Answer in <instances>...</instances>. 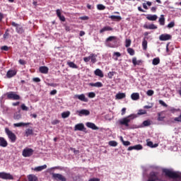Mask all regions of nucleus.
Segmentation results:
<instances>
[{
	"label": "nucleus",
	"mask_w": 181,
	"mask_h": 181,
	"mask_svg": "<svg viewBox=\"0 0 181 181\" xmlns=\"http://www.w3.org/2000/svg\"><path fill=\"white\" fill-rule=\"evenodd\" d=\"M105 8H106V6H104L103 4H100L97 5V9L99 11H104L105 10Z\"/></svg>",
	"instance_id": "nucleus-44"
},
{
	"label": "nucleus",
	"mask_w": 181,
	"mask_h": 181,
	"mask_svg": "<svg viewBox=\"0 0 181 181\" xmlns=\"http://www.w3.org/2000/svg\"><path fill=\"white\" fill-rule=\"evenodd\" d=\"M131 98H132V100H135V101L138 100L140 99V95H139V93H132Z\"/></svg>",
	"instance_id": "nucleus-27"
},
{
	"label": "nucleus",
	"mask_w": 181,
	"mask_h": 181,
	"mask_svg": "<svg viewBox=\"0 0 181 181\" xmlns=\"http://www.w3.org/2000/svg\"><path fill=\"white\" fill-rule=\"evenodd\" d=\"M33 129H28L25 132V136L26 137H28V136H29L30 135H33Z\"/></svg>",
	"instance_id": "nucleus-37"
},
{
	"label": "nucleus",
	"mask_w": 181,
	"mask_h": 181,
	"mask_svg": "<svg viewBox=\"0 0 181 181\" xmlns=\"http://www.w3.org/2000/svg\"><path fill=\"white\" fill-rule=\"evenodd\" d=\"M142 63V60H137L136 57L132 58V64L134 66L140 65Z\"/></svg>",
	"instance_id": "nucleus-31"
},
{
	"label": "nucleus",
	"mask_w": 181,
	"mask_h": 181,
	"mask_svg": "<svg viewBox=\"0 0 181 181\" xmlns=\"http://www.w3.org/2000/svg\"><path fill=\"white\" fill-rule=\"evenodd\" d=\"M172 39V35L170 34H161L159 37L160 41H168Z\"/></svg>",
	"instance_id": "nucleus-10"
},
{
	"label": "nucleus",
	"mask_w": 181,
	"mask_h": 181,
	"mask_svg": "<svg viewBox=\"0 0 181 181\" xmlns=\"http://www.w3.org/2000/svg\"><path fill=\"white\" fill-rule=\"evenodd\" d=\"M146 19L148 21H156L158 19V16L156 15V14H154V15H148L146 16Z\"/></svg>",
	"instance_id": "nucleus-23"
},
{
	"label": "nucleus",
	"mask_w": 181,
	"mask_h": 181,
	"mask_svg": "<svg viewBox=\"0 0 181 181\" xmlns=\"http://www.w3.org/2000/svg\"><path fill=\"white\" fill-rule=\"evenodd\" d=\"M108 145L112 147H116L118 146V143L115 141H110L108 142Z\"/></svg>",
	"instance_id": "nucleus-43"
},
{
	"label": "nucleus",
	"mask_w": 181,
	"mask_h": 181,
	"mask_svg": "<svg viewBox=\"0 0 181 181\" xmlns=\"http://www.w3.org/2000/svg\"><path fill=\"white\" fill-rule=\"evenodd\" d=\"M52 178L57 181H66V178L61 174L52 173Z\"/></svg>",
	"instance_id": "nucleus-8"
},
{
	"label": "nucleus",
	"mask_w": 181,
	"mask_h": 181,
	"mask_svg": "<svg viewBox=\"0 0 181 181\" xmlns=\"http://www.w3.org/2000/svg\"><path fill=\"white\" fill-rule=\"evenodd\" d=\"M28 181H38V178L37 176L34 175H29L28 176Z\"/></svg>",
	"instance_id": "nucleus-32"
},
{
	"label": "nucleus",
	"mask_w": 181,
	"mask_h": 181,
	"mask_svg": "<svg viewBox=\"0 0 181 181\" xmlns=\"http://www.w3.org/2000/svg\"><path fill=\"white\" fill-rule=\"evenodd\" d=\"M74 98H77L79 100L83 101L84 103H88V99L87 98H86V96L83 93H82L81 95H75Z\"/></svg>",
	"instance_id": "nucleus-12"
},
{
	"label": "nucleus",
	"mask_w": 181,
	"mask_h": 181,
	"mask_svg": "<svg viewBox=\"0 0 181 181\" xmlns=\"http://www.w3.org/2000/svg\"><path fill=\"white\" fill-rule=\"evenodd\" d=\"M70 115H71V112H69V111L63 112L62 113V117L64 119H66V118L69 117L70 116Z\"/></svg>",
	"instance_id": "nucleus-39"
},
{
	"label": "nucleus",
	"mask_w": 181,
	"mask_h": 181,
	"mask_svg": "<svg viewBox=\"0 0 181 181\" xmlns=\"http://www.w3.org/2000/svg\"><path fill=\"white\" fill-rule=\"evenodd\" d=\"M18 63H20L21 65H25L26 64V61L23 59H20L18 60Z\"/></svg>",
	"instance_id": "nucleus-53"
},
{
	"label": "nucleus",
	"mask_w": 181,
	"mask_h": 181,
	"mask_svg": "<svg viewBox=\"0 0 181 181\" xmlns=\"http://www.w3.org/2000/svg\"><path fill=\"white\" fill-rule=\"evenodd\" d=\"M0 146H1L3 148L8 146L7 141L3 137H0Z\"/></svg>",
	"instance_id": "nucleus-19"
},
{
	"label": "nucleus",
	"mask_w": 181,
	"mask_h": 181,
	"mask_svg": "<svg viewBox=\"0 0 181 181\" xmlns=\"http://www.w3.org/2000/svg\"><path fill=\"white\" fill-rule=\"evenodd\" d=\"M17 74V71L16 69H9L7 71L6 76L8 78H11L16 76Z\"/></svg>",
	"instance_id": "nucleus-11"
},
{
	"label": "nucleus",
	"mask_w": 181,
	"mask_h": 181,
	"mask_svg": "<svg viewBox=\"0 0 181 181\" xmlns=\"http://www.w3.org/2000/svg\"><path fill=\"white\" fill-rule=\"evenodd\" d=\"M158 121L159 122H163L165 118V116H161L160 113H158Z\"/></svg>",
	"instance_id": "nucleus-46"
},
{
	"label": "nucleus",
	"mask_w": 181,
	"mask_h": 181,
	"mask_svg": "<svg viewBox=\"0 0 181 181\" xmlns=\"http://www.w3.org/2000/svg\"><path fill=\"white\" fill-rule=\"evenodd\" d=\"M142 47L144 51H146L148 49V41L146 40V37L143 39Z\"/></svg>",
	"instance_id": "nucleus-26"
},
{
	"label": "nucleus",
	"mask_w": 181,
	"mask_h": 181,
	"mask_svg": "<svg viewBox=\"0 0 181 181\" xmlns=\"http://www.w3.org/2000/svg\"><path fill=\"white\" fill-rule=\"evenodd\" d=\"M113 28L109 25L103 27L102 29L100 30V33L102 34L106 31H112Z\"/></svg>",
	"instance_id": "nucleus-22"
},
{
	"label": "nucleus",
	"mask_w": 181,
	"mask_h": 181,
	"mask_svg": "<svg viewBox=\"0 0 181 181\" xmlns=\"http://www.w3.org/2000/svg\"><path fill=\"white\" fill-rule=\"evenodd\" d=\"M33 81L36 83H39L41 81V79H40V78H33Z\"/></svg>",
	"instance_id": "nucleus-63"
},
{
	"label": "nucleus",
	"mask_w": 181,
	"mask_h": 181,
	"mask_svg": "<svg viewBox=\"0 0 181 181\" xmlns=\"http://www.w3.org/2000/svg\"><path fill=\"white\" fill-rule=\"evenodd\" d=\"M13 118L16 120H19L22 118V115H21V113L16 112L14 113Z\"/></svg>",
	"instance_id": "nucleus-40"
},
{
	"label": "nucleus",
	"mask_w": 181,
	"mask_h": 181,
	"mask_svg": "<svg viewBox=\"0 0 181 181\" xmlns=\"http://www.w3.org/2000/svg\"><path fill=\"white\" fill-rule=\"evenodd\" d=\"M144 28L145 29H148V30H156V29H158V26H156L155 24H150V25L145 24V25H144Z\"/></svg>",
	"instance_id": "nucleus-17"
},
{
	"label": "nucleus",
	"mask_w": 181,
	"mask_h": 181,
	"mask_svg": "<svg viewBox=\"0 0 181 181\" xmlns=\"http://www.w3.org/2000/svg\"><path fill=\"white\" fill-rule=\"evenodd\" d=\"M174 121L177 122H181V113L180 116H178L177 117H175Z\"/></svg>",
	"instance_id": "nucleus-55"
},
{
	"label": "nucleus",
	"mask_w": 181,
	"mask_h": 181,
	"mask_svg": "<svg viewBox=\"0 0 181 181\" xmlns=\"http://www.w3.org/2000/svg\"><path fill=\"white\" fill-rule=\"evenodd\" d=\"M158 22L160 23V25H165V18L164 17V15H161L159 20H158Z\"/></svg>",
	"instance_id": "nucleus-35"
},
{
	"label": "nucleus",
	"mask_w": 181,
	"mask_h": 181,
	"mask_svg": "<svg viewBox=\"0 0 181 181\" xmlns=\"http://www.w3.org/2000/svg\"><path fill=\"white\" fill-rule=\"evenodd\" d=\"M47 168V165H43L42 166H38L34 169L35 171L40 172Z\"/></svg>",
	"instance_id": "nucleus-33"
},
{
	"label": "nucleus",
	"mask_w": 181,
	"mask_h": 181,
	"mask_svg": "<svg viewBox=\"0 0 181 181\" xmlns=\"http://www.w3.org/2000/svg\"><path fill=\"white\" fill-rule=\"evenodd\" d=\"M21 108L22 110L23 111H28V106H25V105L24 103H23L22 105H21Z\"/></svg>",
	"instance_id": "nucleus-49"
},
{
	"label": "nucleus",
	"mask_w": 181,
	"mask_h": 181,
	"mask_svg": "<svg viewBox=\"0 0 181 181\" xmlns=\"http://www.w3.org/2000/svg\"><path fill=\"white\" fill-rule=\"evenodd\" d=\"M57 93V90L56 89H53V90H51L50 95H54Z\"/></svg>",
	"instance_id": "nucleus-61"
},
{
	"label": "nucleus",
	"mask_w": 181,
	"mask_h": 181,
	"mask_svg": "<svg viewBox=\"0 0 181 181\" xmlns=\"http://www.w3.org/2000/svg\"><path fill=\"white\" fill-rule=\"evenodd\" d=\"M0 178L3 180H13V175H11L10 173H0Z\"/></svg>",
	"instance_id": "nucleus-9"
},
{
	"label": "nucleus",
	"mask_w": 181,
	"mask_h": 181,
	"mask_svg": "<svg viewBox=\"0 0 181 181\" xmlns=\"http://www.w3.org/2000/svg\"><path fill=\"white\" fill-rule=\"evenodd\" d=\"M9 35L8 30H6V33H4V35H3V38L4 40L7 39Z\"/></svg>",
	"instance_id": "nucleus-51"
},
{
	"label": "nucleus",
	"mask_w": 181,
	"mask_h": 181,
	"mask_svg": "<svg viewBox=\"0 0 181 181\" xmlns=\"http://www.w3.org/2000/svg\"><path fill=\"white\" fill-rule=\"evenodd\" d=\"M124 146H129L131 145V142L127 141H123V144H122Z\"/></svg>",
	"instance_id": "nucleus-59"
},
{
	"label": "nucleus",
	"mask_w": 181,
	"mask_h": 181,
	"mask_svg": "<svg viewBox=\"0 0 181 181\" xmlns=\"http://www.w3.org/2000/svg\"><path fill=\"white\" fill-rule=\"evenodd\" d=\"M159 104L165 107L168 106L165 102H163V100H159Z\"/></svg>",
	"instance_id": "nucleus-57"
},
{
	"label": "nucleus",
	"mask_w": 181,
	"mask_h": 181,
	"mask_svg": "<svg viewBox=\"0 0 181 181\" xmlns=\"http://www.w3.org/2000/svg\"><path fill=\"white\" fill-rule=\"evenodd\" d=\"M132 45V40L130 39H127L125 41V47L127 48L129 47Z\"/></svg>",
	"instance_id": "nucleus-45"
},
{
	"label": "nucleus",
	"mask_w": 181,
	"mask_h": 181,
	"mask_svg": "<svg viewBox=\"0 0 181 181\" xmlns=\"http://www.w3.org/2000/svg\"><path fill=\"white\" fill-rule=\"evenodd\" d=\"M34 151L32 148H25L22 151V156L25 158L30 157L33 155Z\"/></svg>",
	"instance_id": "nucleus-6"
},
{
	"label": "nucleus",
	"mask_w": 181,
	"mask_h": 181,
	"mask_svg": "<svg viewBox=\"0 0 181 181\" xmlns=\"http://www.w3.org/2000/svg\"><path fill=\"white\" fill-rule=\"evenodd\" d=\"M88 86L91 87H95V88H102L103 87V83H102V82H95V83H88Z\"/></svg>",
	"instance_id": "nucleus-21"
},
{
	"label": "nucleus",
	"mask_w": 181,
	"mask_h": 181,
	"mask_svg": "<svg viewBox=\"0 0 181 181\" xmlns=\"http://www.w3.org/2000/svg\"><path fill=\"white\" fill-rule=\"evenodd\" d=\"M147 146H150L151 148H153V143L152 141H148L147 143Z\"/></svg>",
	"instance_id": "nucleus-62"
},
{
	"label": "nucleus",
	"mask_w": 181,
	"mask_h": 181,
	"mask_svg": "<svg viewBox=\"0 0 181 181\" xmlns=\"http://www.w3.org/2000/svg\"><path fill=\"white\" fill-rule=\"evenodd\" d=\"M90 60L93 64H95L97 60H96V55L95 54H90Z\"/></svg>",
	"instance_id": "nucleus-38"
},
{
	"label": "nucleus",
	"mask_w": 181,
	"mask_h": 181,
	"mask_svg": "<svg viewBox=\"0 0 181 181\" xmlns=\"http://www.w3.org/2000/svg\"><path fill=\"white\" fill-rule=\"evenodd\" d=\"M78 113L80 115L88 116L90 115V112L87 110L86 109H82L81 110H79Z\"/></svg>",
	"instance_id": "nucleus-34"
},
{
	"label": "nucleus",
	"mask_w": 181,
	"mask_h": 181,
	"mask_svg": "<svg viewBox=\"0 0 181 181\" xmlns=\"http://www.w3.org/2000/svg\"><path fill=\"white\" fill-rule=\"evenodd\" d=\"M158 8L156 6H152L151 8V11L153 13H156L157 11Z\"/></svg>",
	"instance_id": "nucleus-60"
},
{
	"label": "nucleus",
	"mask_w": 181,
	"mask_h": 181,
	"mask_svg": "<svg viewBox=\"0 0 181 181\" xmlns=\"http://www.w3.org/2000/svg\"><path fill=\"white\" fill-rule=\"evenodd\" d=\"M11 25H13V27L16 28V31H17V33L23 34L24 33L23 27L21 26L20 24L16 23V22L13 21V22H11Z\"/></svg>",
	"instance_id": "nucleus-5"
},
{
	"label": "nucleus",
	"mask_w": 181,
	"mask_h": 181,
	"mask_svg": "<svg viewBox=\"0 0 181 181\" xmlns=\"http://www.w3.org/2000/svg\"><path fill=\"white\" fill-rule=\"evenodd\" d=\"M134 115H129V116H127V117H123V119H120V120H119V124L120 125L129 127V123L131 122L132 119H134Z\"/></svg>",
	"instance_id": "nucleus-2"
},
{
	"label": "nucleus",
	"mask_w": 181,
	"mask_h": 181,
	"mask_svg": "<svg viewBox=\"0 0 181 181\" xmlns=\"http://www.w3.org/2000/svg\"><path fill=\"white\" fill-rule=\"evenodd\" d=\"M146 95L148 96H153L154 95V90H151V89H150L149 90H147Z\"/></svg>",
	"instance_id": "nucleus-50"
},
{
	"label": "nucleus",
	"mask_w": 181,
	"mask_h": 181,
	"mask_svg": "<svg viewBox=\"0 0 181 181\" xmlns=\"http://www.w3.org/2000/svg\"><path fill=\"white\" fill-rule=\"evenodd\" d=\"M147 181H165V180L160 179L156 173H150V175Z\"/></svg>",
	"instance_id": "nucleus-7"
},
{
	"label": "nucleus",
	"mask_w": 181,
	"mask_h": 181,
	"mask_svg": "<svg viewBox=\"0 0 181 181\" xmlns=\"http://www.w3.org/2000/svg\"><path fill=\"white\" fill-rule=\"evenodd\" d=\"M96 96L95 92H89L88 97L89 98H94Z\"/></svg>",
	"instance_id": "nucleus-48"
},
{
	"label": "nucleus",
	"mask_w": 181,
	"mask_h": 181,
	"mask_svg": "<svg viewBox=\"0 0 181 181\" xmlns=\"http://www.w3.org/2000/svg\"><path fill=\"white\" fill-rule=\"evenodd\" d=\"M88 181H100L99 178H91Z\"/></svg>",
	"instance_id": "nucleus-64"
},
{
	"label": "nucleus",
	"mask_w": 181,
	"mask_h": 181,
	"mask_svg": "<svg viewBox=\"0 0 181 181\" xmlns=\"http://www.w3.org/2000/svg\"><path fill=\"white\" fill-rule=\"evenodd\" d=\"M83 61L84 62L87 63V62H89L90 61V57L88 56V57H83Z\"/></svg>",
	"instance_id": "nucleus-58"
},
{
	"label": "nucleus",
	"mask_w": 181,
	"mask_h": 181,
	"mask_svg": "<svg viewBox=\"0 0 181 181\" xmlns=\"http://www.w3.org/2000/svg\"><path fill=\"white\" fill-rule=\"evenodd\" d=\"M146 114H147V111L144 110V109H139V110H138L137 112V115H144Z\"/></svg>",
	"instance_id": "nucleus-42"
},
{
	"label": "nucleus",
	"mask_w": 181,
	"mask_h": 181,
	"mask_svg": "<svg viewBox=\"0 0 181 181\" xmlns=\"http://www.w3.org/2000/svg\"><path fill=\"white\" fill-rule=\"evenodd\" d=\"M114 74H115V72L114 71H110L108 74H107V77L109 78H112V77L114 76Z\"/></svg>",
	"instance_id": "nucleus-54"
},
{
	"label": "nucleus",
	"mask_w": 181,
	"mask_h": 181,
	"mask_svg": "<svg viewBox=\"0 0 181 181\" xmlns=\"http://www.w3.org/2000/svg\"><path fill=\"white\" fill-rule=\"evenodd\" d=\"M86 125L88 128L92 129L93 130L99 129V128L98 127H96V125L95 124L91 123V122H88L86 124Z\"/></svg>",
	"instance_id": "nucleus-20"
},
{
	"label": "nucleus",
	"mask_w": 181,
	"mask_h": 181,
	"mask_svg": "<svg viewBox=\"0 0 181 181\" xmlns=\"http://www.w3.org/2000/svg\"><path fill=\"white\" fill-rule=\"evenodd\" d=\"M175 22H170V23H169L168 24V28H173L175 27Z\"/></svg>",
	"instance_id": "nucleus-52"
},
{
	"label": "nucleus",
	"mask_w": 181,
	"mask_h": 181,
	"mask_svg": "<svg viewBox=\"0 0 181 181\" xmlns=\"http://www.w3.org/2000/svg\"><path fill=\"white\" fill-rule=\"evenodd\" d=\"M1 50L8 52L9 50V47L7 45L1 46Z\"/></svg>",
	"instance_id": "nucleus-56"
},
{
	"label": "nucleus",
	"mask_w": 181,
	"mask_h": 181,
	"mask_svg": "<svg viewBox=\"0 0 181 181\" xmlns=\"http://www.w3.org/2000/svg\"><path fill=\"white\" fill-rule=\"evenodd\" d=\"M160 59L158 57L153 58L152 60V64L154 66H157L160 64Z\"/></svg>",
	"instance_id": "nucleus-25"
},
{
	"label": "nucleus",
	"mask_w": 181,
	"mask_h": 181,
	"mask_svg": "<svg viewBox=\"0 0 181 181\" xmlns=\"http://www.w3.org/2000/svg\"><path fill=\"white\" fill-rule=\"evenodd\" d=\"M109 18L112 21H122V18L120 16H115L112 15L109 16Z\"/></svg>",
	"instance_id": "nucleus-24"
},
{
	"label": "nucleus",
	"mask_w": 181,
	"mask_h": 181,
	"mask_svg": "<svg viewBox=\"0 0 181 181\" xmlns=\"http://www.w3.org/2000/svg\"><path fill=\"white\" fill-rule=\"evenodd\" d=\"M94 74L97 76H99L100 78H103L104 77V74L103 72V71L100 69H96L95 71H94Z\"/></svg>",
	"instance_id": "nucleus-18"
},
{
	"label": "nucleus",
	"mask_w": 181,
	"mask_h": 181,
	"mask_svg": "<svg viewBox=\"0 0 181 181\" xmlns=\"http://www.w3.org/2000/svg\"><path fill=\"white\" fill-rule=\"evenodd\" d=\"M127 52L131 56H134L135 54V50L132 47L127 48Z\"/></svg>",
	"instance_id": "nucleus-41"
},
{
	"label": "nucleus",
	"mask_w": 181,
	"mask_h": 181,
	"mask_svg": "<svg viewBox=\"0 0 181 181\" xmlns=\"http://www.w3.org/2000/svg\"><path fill=\"white\" fill-rule=\"evenodd\" d=\"M85 129V126L83 124H78L76 125H75L74 127V131H83V129Z\"/></svg>",
	"instance_id": "nucleus-16"
},
{
	"label": "nucleus",
	"mask_w": 181,
	"mask_h": 181,
	"mask_svg": "<svg viewBox=\"0 0 181 181\" xmlns=\"http://www.w3.org/2000/svg\"><path fill=\"white\" fill-rule=\"evenodd\" d=\"M39 71L43 74H47L49 72V68L46 66H41L39 67Z\"/></svg>",
	"instance_id": "nucleus-14"
},
{
	"label": "nucleus",
	"mask_w": 181,
	"mask_h": 181,
	"mask_svg": "<svg viewBox=\"0 0 181 181\" xmlns=\"http://www.w3.org/2000/svg\"><path fill=\"white\" fill-rule=\"evenodd\" d=\"M143 149V146L141 145V144H138L136 146H130L127 148V151H131L132 150H137V151H139V150H141Z\"/></svg>",
	"instance_id": "nucleus-15"
},
{
	"label": "nucleus",
	"mask_w": 181,
	"mask_h": 181,
	"mask_svg": "<svg viewBox=\"0 0 181 181\" xmlns=\"http://www.w3.org/2000/svg\"><path fill=\"white\" fill-rule=\"evenodd\" d=\"M56 14L57 16L59 18V19L62 21V22H65L66 21V18L64 16L62 15L61 13V10L60 9H57L56 10Z\"/></svg>",
	"instance_id": "nucleus-13"
},
{
	"label": "nucleus",
	"mask_w": 181,
	"mask_h": 181,
	"mask_svg": "<svg viewBox=\"0 0 181 181\" xmlns=\"http://www.w3.org/2000/svg\"><path fill=\"white\" fill-rule=\"evenodd\" d=\"M117 40V36H109L105 40V42H112V41H115V42H116Z\"/></svg>",
	"instance_id": "nucleus-30"
},
{
	"label": "nucleus",
	"mask_w": 181,
	"mask_h": 181,
	"mask_svg": "<svg viewBox=\"0 0 181 181\" xmlns=\"http://www.w3.org/2000/svg\"><path fill=\"white\" fill-rule=\"evenodd\" d=\"M142 124L144 127H148V126H151V123L150 120H146L143 122Z\"/></svg>",
	"instance_id": "nucleus-47"
},
{
	"label": "nucleus",
	"mask_w": 181,
	"mask_h": 181,
	"mask_svg": "<svg viewBox=\"0 0 181 181\" xmlns=\"http://www.w3.org/2000/svg\"><path fill=\"white\" fill-rule=\"evenodd\" d=\"M4 131L6 132V134H7V136H8V139H10L12 143H15L17 139L16 134L10 131L8 128H6Z\"/></svg>",
	"instance_id": "nucleus-3"
},
{
	"label": "nucleus",
	"mask_w": 181,
	"mask_h": 181,
	"mask_svg": "<svg viewBox=\"0 0 181 181\" xmlns=\"http://www.w3.org/2000/svg\"><path fill=\"white\" fill-rule=\"evenodd\" d=\"M163 173L165 176L176 180L177 181H181V173L178 172H174L169 169H163Z\"/></svg>",
	"instance_id": "nucleus-1"
},
{
	"label": "nucleus",
	"mask_w": 181,
	"mask_h": 181,
	"mask_svg": "<svg viewBox=\"0 0 181 181\" xmlns=\"http://www.w3.org/2000/svg\"><path fill=\"white\" fill-rule=\"evenodd\" d=\"M6 95H7V99L8 100H21L20 95H17L16 92H7V93H6Z\"/></svg>",
	"instance_id": "nucleus-4"
},
{
	"label": "nucleus",
	"mask_w": 181,
	"mask_h": 181,
	"mask_svg": "<svg viewBox=\"0 0 181 181\" xmlns=\"http://www.w3.org/2000/svg\"><path fill=\"white\" fill-rule=\"evenodd\" d=\"M115 98L117 100H122L126 98V93H117V95H115Z\"/></svg>",
	"instance_id": "nucleus-28"
},
{
	"label": "nucleus",
	"mask_w": 181,
	"mask_h": 181,
	"mask_svg": "<svg viewBox=\"0 0 181 181\" xmlns=\"http://www.w3.org/2000/svg\"><path fill=\"white\" fill-rule=\"evenodd\" d=\"M29 124H30V123L20 122V123L14 124L13 126H14V127H21L28 126Z\"/></svg>",
	"instance_id": "nucleus-36"
},
{
	"label": "nucleus",
	"mask_w": 181,
	"mask_h": 181,
	"mask_svg": "<svg viewBox=\"0 0 181 181\" xmlns=\"http://www.w3.org/2000/svg\"><path fill=\"white\" fill-rule=\"evenodd\" d=\"M67 65L71 69H78L77 64H76L74 62H67Z\"/></svg>",
	"instance_id": "nucleus-29"
}]
</instances>
